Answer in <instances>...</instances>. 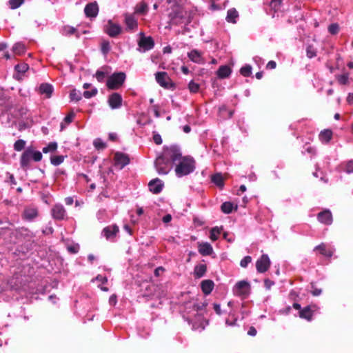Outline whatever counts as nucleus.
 Returning a JSON list of instances; mask_svg holds the SVG:
<instances>
[{
  "mask_svg": "<svg viewBox=\"0 0 353 353\" xmlns=\"http://www.w3.org/2000/svg\"><path fill=\"white\" fill-rule=\"evenodd\" d=\"M97 94V88H94L91 90H85L83 92V96L85 98V99H90L93 97H94L96 94Z\"/></svg>",
  "mask_w": 353,
  "mask_h": 353,
  "instance_id": "obj_52",
  "label": "nucleus"
},
{
  "mask_svg": "<svg viewBox=\"0 0 353 353\" xmlns=\"http://www.w3.org/2000/svg\"><path fill=\"white\" fill-rule=\"evenodd\" d=\"M142 37L140 38L137 50L141 53H144L147 51L152 50L154 46V39L151 37H145L143 33H141Z\"/></svg>",
  "mask_w": 353,
  "mask_h": 353,
  "instance_id": "obj_8",
  "label": "nucleus"
},
{
  "mask_svg": "<svg viewBox=\"0 0 353 353\" xmlns=\"http://www.w3.org/2000/svg\"><path fill=\"white\" fill-rule=\"evenodd\" d=\"M29 69V65L26 63H21L14 66V70L18 74H23Z\"/></svg>",
  "mask_w": 353,
  "mask_h": 353,
  "instance_id": "obj_34",
  "label": "nucleus"
},
{
  "mask_svg": "<svg viewBox=\"0 0 353 353\" xmlns=\"http://www.w3.org/2000/svg\"><path fill=\"white\" fill-rule=\"evenodd\" d=\"M77 32V29L72 26H67L64 27V33L63 34L66 36H70L72 34H75Z\"/></svg>",
  "mask_w": 353,
  "mask_h": 353,
  "instance_id": "obj_53",
  "label": "nucleus"
},
{
  "mask_svg": "<svg viewBox=\"0 0 353 353\" xmlns=\"http://www.w3.org/2000/svg\"><path fill=\"white\" fill-rule=\"evenodd\" d=\"M126 79L123 72L113 73L107 80L106 85L110 90H117L123 85Z\"/></svg>",
  "mask_w": 353,
  "mask_h": 353,
  "instance_id": "obj_5",
  "label": "nucleus"
},
{
  "mask_svg": "<svg viewBox=\"0 0 353 353\" xmlns=\"http://www.w3.org/2000/svg\"><path fill=\"white\" fill-rule=\"evenodd\" d=\"M198 250L202 256H209L213 252L212 246L208 242L199 243Z\"/></svg>",
  "mask_w": 353,
  "mask_h": 353,
  "instance_id": "obj_23",
  "label": "nucleus"
},
{
  "mask_svg": "<svg viewBox=\"0 0 353 353\" xmlns=\"http://www.w3.org/2000/svg\"><path fill=\"white\" fill-rule=\"evenodd\" d=\"M207 271V266L205 264L200 263L195 265L194 268V275L195 278H201L204 276Z\"/></svg>",
  "mask_w": 353,
  "mask_h": 353,
  "instance_id": "obj_29",
  "label": "nucleus"
},
{
  "mask_svg": "<svg viewBox=\"0 0 353 353\" xmlns=\"http://www.w3.org/2000/svg\"><path fill=\"white\" fill-rule=\"evenodd\" d=\"M114 166L119 170H122L125 166L130 163V157L128 154L117 152L114 157Z\"/></svg>",
  "mask_w": 353,
  "mask_h": 353,
  "instance_id": "obj_13",
  "label": "nucleus"
},
{
  "mask_svg": "<svg viewBox=\"0 0 353 353\" xmlns=\"http://www.w3.org/2000/svg\"><path fill=\"white\" fill-rule=\"evenodd\" d=\"M30 160H31V157L30 155V151L27 148L21 156V159H20L21 167L24 170H27L30 166Z\"/></svg>",
  "mask_w": 353,
  "mask_h": 353,
  "instance_id": "obj_26",
  "label": "nucleus"
},
{
  "mask_svg": "<svg viewBox=\"0 0 353 353\" xmlns=\"http://www.w3.org/2000/svg\"><path fill=\"white\" fill-rule=\"evenodd\" d=\"M316 250H319L320 253L322 255H323L327 258H331L332 256V255L334 254L335 249L333 248H331V247L327 248L326 244H325L324 243H321V244L316 245L314 248V251H316Z\"/></svg>",
  "mask_w": 353,
  "mask_h": 353,
  "instance_id": "obj_21",
  "label": "nucleus"
},
{
  "mask_svg": "<svg viewBox=\"0 0 353 353\" xmlns=\"http://www.w3.org/2000/svg\"><path fill=\"white\" fill-rule=\"evenodd\" d=\"M111 50L110 43L108 41L104 40L101 44V50L103 54H108Z\"/></svg>",
  "mask_w": 353,
  "mask_h": 353,
  "instance_id": "obj_41",
  "label": "nucleus"
},
{
  "mask_svg": "<svg viewBox=\"0 0 353 353\" xmlns=\"http://www.w3.org/2000/svg\"><path fill=\"white\" fill-rule=\"evenodd\" d=\"M239 16L238 11L235 8H232L228 10L225 20L228 23H236Z\"/></svg>",
  "mask_w": 353,
  "mask_h": 353,
  "instance_id": "obj_28",
  "label": "nucleus"
},
{
  "mask_svg": "<svg viewBox=\"0 0 353 353\" xmlns=\"http://www.w3.org/2000/svg\"><path fill=\"white\" fill-rule=\"evenodd\" d=\"M9 232V237L7 242L11 244L19 245L17 250L23 254H27L30 252L36 245L34 238L35 233L26 227H18L14 229L8 228H0V235L4 234L6 232Z\"/></svg>",
  "mask_w": 353,
  "mask_h": 353,
  "instance_id": "obj_2",
  "label": "nucleus"
},
{
  "mask_svg": "<svg viewBox=\"0 0 353 353\" xmlns=\"http://www.w3.org/2000/svg\"><path fill=\"white\" fill-rule=\"evenodd\" d=\"M65 156L63 155L51 156L50 163L54 166H58L63 162Z\"/></svg>",
  "mask_w": 353,
  "mask_h": 353,
  "instance_id": "obj_37",
  "label": "nucleus"
},
{
  "mask_svg": "<svg viewBox=\"0 0 353 353\" xmlns=\"http://www.w3.org/2000/svg\"><path fill=\"white\" fill-rule=\"evenodd\" d=\"M74 117V114L71 112L65 117L64 121L68 124L70 123L72 121Z\"/></svg>",
  "mask_w": 353,
  "mask_h": 353,
  "instance_id": "obj_60",
  "label": "nucleus"
},
{
  "mask_svg": "<svg viewBox=\"0 0 353 353\" xmlns=\"http://www.w3.org/2000/svg\"><path fill=\"white\" fill-rule=\"evenodd\" d=\"M343 170L347 174L353 173V160H349L345 162L343 165Z\"/></svg>",
  "mask_w": 353,
  "mask_h": 353,
  "instance_id": "obj_43",
  "label": "nucleus"
},
{
  "mask_svg": "<svg viewBox=\"0 0 353 353\" xmlns=\"http://www.w3.org/2000/svg\"><path fill=\"white\" fill-rule=\"evenodd\" d=\"M318 307L316 305H307L303 307L299 312V316L301 319H306L308 321H311L312 320V316L314 312L317 310Z\"/></svg>",
  "mask_w": 353,
  "mask_h": 353,
  "instance_id": "obj_17",
  "label": "nucleus"
},
{
  "mask_svg": "<svg viewBox=\"0 0 353 353\" xmlns=\"http://www.w3.org/2000/svg\"><path fill=\"white\" fill-rule=\"evenodd\" d=\"M252 261V257L250 256H244L241 262H240V265L242 267V268H246L248 266V265L251 263Z\"/></svg>",
  "mask_w": 353,
  "mask_h": 353,
  "instance_id": "obj_55",
  "label": "nucleus"
},
{
  "mask_svg": "<svg viewBox=\"0 0 353 353\" xmlns=\"http://www.w3.org/2000/svg\"><path fill=\"white\" fill-rule=\"evenodd\" d=\"M221 228L218 227H214L211 229L210 232V238L212 241H215L218 239L219 234H221Z\"/></svg>",
  "mask_w": 353,
  "mask_h": 353,
  "instance_id": "obj_38",
  "label": "nucleus"
},
{
  "mask_svg": "<svg viewBox=\"0 0 353 353\" xmlns=\"http://www.w3.org/2000/svg\"><path fill=\"white\" fill-rule=\"evenodd\" d=\"M232 292L234 296L246 298L250 292V284L245 280L238 281L233 287Z\"/></svg>",
  "mask_w": 353,
  "mask_h": 353,
  "instance_id": "obj_6",
  "label": "nucleus"
},
{
  "mask_svg": "<svg viewBox=\"0 0 353 353\" xmlns=\"http://www.w3.org/2000/svg\"><path fill=\"white\" fill-rule=\"evenodd\" d=\"M99 12V8L97 1L90 2L85 5L84 13L87 18L90 19H95Z\"/></svg>",
  "mask_w": 353,
  "mask_h": 353,
  "instance_id": "obj_14",
  "label": "nucleus"
},
{
  "mask_svg": "<svg viewBox=\"0 0 353 353\" xmlns=\"http://www.w3.org/2000/svg\"><path fill=\"white\" fill-rule=\"evenodd\" d=\"M12 51L17 54H22L26 52V46L22 43H16L12 46Z\"/></svg>",
  "mask_w": 353,
  "mask_h": 353,
  "instance_id": "obj_33",
  "label": "nucleus"
},
{
  "mask_svg": "<svg viewBox=\"0 0 353 353\" xmlns=\"http://www.w3.org/2000/svg\"><path fill=\"white\" fill-rule=\"evenodd\" d=\"M57 146L58 145H57V142H55V141L50 142L48 144V145L43 148L42 151L45 154L48 153V152H54L57 150Z\"/></svg>",
  "mask_w": 353,
  "mask_h": 353,
  "instance_id": "obj_39",
  "label": "nucleus"
},
{
  "mask_svg": "<svg viewBox=\"0 0 353 353\" xmlns=\"http://www.w3.org/2000/svg\"><path fill=\"white\" fill-rule=\"evenodd\" d=\"M39 216V210L34 205L26 206L22 214L21 217L23 221L28 222L34 221Z\"/></svg>",
  "mask_w": 353,
  "mask_h": 353,
  "instance_id": "obj_9",
  "label": "nucleus"
},
{
  "mask_svg": "<svg viewBox=\"0 0 353 353\" xmlns=\"http://www.w3.org/2000/svg\"><path fill=\"white\" fill-rule=\"evenodd\" d=\"M274 284L275 283L270 279H264V286L267 290H270L272 286H273Z\"/></svg>",
  "mask_w": 353,
  "mask_h": 353,
  "instance_id": "obj_58",
  "label": "nucleus"
},
{
  "mask_svg": "<svg viewBox=\"0 0 353 353\" xmlns=\"http://www.w3.org/2000/svg\"><path fill=\"white\" fill-rule=\"evenodd\" d=\"M336 78L341 85H347L349 83V74L347 73L338 75Z\"/></svg>",
  "mask_w": 353,
  "mask_h": 353,
  "instance_id": "obj_44",
  "label": "nucleus"
},
{
  "mask_svg": "<svg viewBox=\"0 0 353 353\" xmlns=\"http://www.w3.org/2000/svg\"><path fill=\"white\" fill-rule=\"evenodd\" d=\"M332 131L330 129H325L322 130L319 135V140L323 144L330 143L332 138Z\"/></svg>",
  "mask_w": 353,
  "mask_h": 353,
  "instance_id": "obj_27",
  "label": "nucleus"
},
{
  "mask_svg": "<svg viewBox=\"0 0 353 353\" xmlns=\"http://www.w3.org/2000/svg\"><path fill=\"white\" fill-rule=\"evenodd\" d=\"M81 93L80 91L73 89L70 93V99L71 101H79L81 99Z\"/></svg>",
  "mask_w": 353,
  "mask_h": 353,
  "instance_id": "obj_45",
  "label": "nucleus"
},
{
  "mask_svg": "<svg viewBox=\"0 0 353 353\" xmlns=\"http://www.w3.org/2000/svg\"><path fill=\"white\" fill-rule=\"evenodd\" d=\"M26 145V141L23 139H18L14 143V150L16 151L22 150Z\"/></svg>",
  "mask_w": 353,
  "mask_h": 353,
  "instance_id": "obj_48",
  "label": "nucleus"
},
{
  "mask_svg": "<svg viewBox=\"0 0 353 353\" xmlns=\"http://www.w3.org/2000/svg\"><path fill=\"white\" fill-rule=\"evenodd\" d=\"M256 333H257V331L254 327H253V326L250 327V328L248 331V334L249 336H254L256 335Z\"/></svg>",
  "mask_w": 353,
  "mask_h": 353,
  "instance_id": "obj_62",
  "label": "nucleus"
},
{
  "mask_svg": "<svg viewBox=\"0 0 353 353\" xmlns=\"http://www.w3.org/2000/svg\"><path fill=\"white\" fill-rule=\"evenodd\" d=\"M271 265L270 259L267 254H262L256 261V268L259 273L267 272Z\"/></svg>",
  "mask_w": 353,
  "mask_h": 353,
  "instance_id": "obj_11",
  "label": "nucleus"
},
{
  "mask_svg": "<svg viewBox=\"0 0 353 353\" xmlns=\"http://www.w3.org/2000/svg\"><path fill=\"white\" fill-rule=\"evenodd\" d=\"M119 231V229L117 225H109L103 229L102 235L107 239H110L114 237Z\"/></svg>",
  "mask_w": 353,
  "mask_h": 353,
  "instance_id": "obj_20",
  "label": "nucleus"
},
{
  "mask_svg": "<svg viewBox=\"0 0 353 353\" xmlns=\"http://www.w3.org/2000/svg\"><path fill=\"white\" fill-rule=\"evenodd\" d=\"M165 157L171 159L175 165L174 172L178 178L192 173L196 169V161L191 156H183L181 149L178 145L165 147Z\"/></svg>",
  "mask_w": 353,
  "mask_h": 353,
  "instance_id": "obj_1",
  "label": "nucleus"
},
{
  "mask_svg": "<svg viewBox=\"0 0 353 353\" xmlns=\"http://www.w3.org/2000/svg\"><path fill=\"white\" fill-rule=\"evenodd\" d=\"M54 92V87L48 83H43L39 87V92L45 95L46 98H50Z\"/></svg>",
  "mask_w": 353,
  "mask_h": 353,
  "instance_id": "obj_22",
  "label": "nucleus"
},
{
  "mask_svg": "<svg viewBox=\"0 0 353 353\" xmlns=\"http://www.w3.org/2000/svg\"><path fill=\"white\" fill-rule=\"evenodd\" d=\"M211 181L220 189H222L224 186L223 177L221 173H216L212 175Z\"/></svg>",
  "mask_w": 353,
  "mask_h": 353,
  "instance_id": "obj_30",
  "label": "nucleus"
},
{
  "mask_svg": "<svg viewBox=\"0 0 353 353\" xmlns=\"http://www.w3.org/2000/svg\"><path fill=\"white\" fill-rule=\"evenodd\" d=\"M171 159L165 157V147L161 156L157 158L154 165L159 174H167L171 170Z\"/></svg>",
  "mask_w": 353,
  "mask_h": 353,
  "instance_id": "obj_4",
  "label": "nucleus"
},
{
  "mask_svg": "<svg viewBox=\"0 0 353 353\" xmlns=\"http://www.w3.org/2000/svg\"><path fill=\"white\" fill-rule=\"evenodd\" d=\"M316 218L319 223L325 225H330L333 222L332 214L329 209H325L318 213Z\"/></svg>",
  "mask_w": 353,
  "mask_h": 353,
  "instance_id": "obj_16",
  "label": "nucleus"
},
{
  "mask_svg": "<svg viewBox=\"0 0 353 353\" xmlns=\"http://www.w3.org/2000/svg\"><path fill=\"white\" fill-rule=\"evenodd\" d=\"M232 73V69L227 65H221L216 71V75L219 79L228 78Z\"/></svg>",
  "mask_w": 353,
  "mask_h": 353,
  "instance_id": "obj_24",
  "label": "nucleus"
},
{
  "mask_svg": "<svg viewBox=\"0 0 353 353\" xmlns=\"http://www.w3.org/2000/svg\"><path fill=\"white\" fill-rule=\"evenodd\" d=\"M94 148L98 150H102L106 148V143L100 138H97L93 141Z\"/></svg>",
  "mask_w": 353,
  "mask_h": 353,
  "instance_id": "obj_42",
  "label": "nucleus"
},
{
  "mask_svg": "<svg viewBox=\"0 0 353 353\" xmlns=\"http://www.w3.org/2000/svg\"><path fill=\"white\" fill-rule=\"evenodd\" d=\"M306 55L309 59L316 56V49L312 45H308L306 48Z\"/></svg>",
  "mask_w": 353,
  "mask_h": 353,
  "instance_id": "obj_46",
  "label": "nucleus"
},
{
  "mask_svg": "<svg viewBox=\"0 0 353 353\" xmlns=\"http://www.w3.org/2000/svg\"><path fill=\"white\" fill-rule=\"evenodd\" d=\"M25 2V0H9L8 5L12 10H15L19 8Z\"/></svg>",
  "mask_w": 353,
  "mask_h": 353,
  "instance_id": "obj_40",
  "label": "nucleus"
},
{
  "mask_svg": "<svg viewBox=\"0 0 353 353\" xmlns=\"http://www.w3.org/2000/svg\"><path fill=\"white\" fill-rule=\"evenodd\" d=\"M214 283L213 281L207 279L201 283V288L203 293L205 295L210 294L214 289Z\"/></svg>",
  "mask_w": 353,
  "mask_h": 353,
  "instance_id": "obj_25",
  "label": "nucleus"
},
{
  "mask_svg": "<svg viewBox=\"0 0 353 353\" xmlns=\"http://www.w3.org/2000/svg\"><path fill=\"white\" fill-rule=\"evenodd\" d=\"M170 23L176 26H187L191 22L190 14L180 7L173 8L169 13Z\"/></svg>",
  "mask_w": 353,
  "mask_h": 353,
  "instance_id": "obj_3",
  "label": "nucleus"
},
{
  "mask_svg": "<svg viewBox=\"0 0 353 353\" xmlns=\"http://www.w3.org/2000/svg\"><path fill=\"white\" fill-rule=\"evenodd\" d=\"M188 56L191 61L195 63H199L201 59V54L196 50H191L190 52H188Z\"/></svg>",
  "mask_w": 353,
  "mask_h": 353,
  "instance_id": "obj_35",
  "label": "nucleus"
},
{
  "mask_svg": "<svg viewBox=\"0 0 353 353\" xmlns=\"http://www.w3.org/2000/svg\"><path fill=\"white\" fill-rule=\"evenodd\" d=\"M205 306H206V305L204 303H194L192 304V308L193 310H194L196 312H199V311H201V310H203V309H205Z\"/></svg>",
  "mask_w": 353,
  "mask_h": 353,
  "instance_id": "obj_56",
  "label": "nucleus"
},
{
  "mask_svg": "<svg viewBox=\"0 0 353 353\" xmlns=\"http://www.w3.org/2000/svg\"><path fill=\"white\" fill-rule=\"evenodd\" d=\"M188 89L190 92L196 93L199 90V84L192 80L188 83Z\"/></svg>",
  "mask_w": 353,
  "mask_h": 353,
  "instance_id": "obj_49",
  "label": "nucleus"
},
{
  "mask_svg": "<svg viewBox=\"0 0 353 353\" xmlns=\"http://www.w3.org/2000/svg\"><path fill=\"white\" fill-rule=\"evenodd\" d=\"M346 101H347L348 104H350V105H352L353 104V92H350L347 94V97L346 98Z\"/></svg>",
  "mask_w": 353,
  "mask_h": 353,
  "instance_id": "obj_64",
  "label": "nucleus"
},
{
  "mask_svg": "<svg viewBox=\"0 0 353 353\" xmlns=\"http://www.w3.org/2000/svg\"><path fill=\"white\" fill-rule=\"evenodd\" d=\"M155 79L157 82L164 88L170 89L174 87V84L165 72H157L155 74Z\"/></svg>",
  "mask_w": 353,
  "mask_h": 353,
  "instance_id": "obj_10",
  "label": "nucleus"
},
{
  "mask_svg": "<svg viewBox=\"0 0 353 353\" xmlns=\"http://www.w3.org/2000/svg\"><path fill=\"white\" fill-rule=\"evenodd\" d=\"M52 218L57 221H62L67 218V212L62 204L57 203L51 209Z\"/></svg>",
  "mask_w": 353,
  "mask_h": 353,
  "instance_id": "obj_12",
  "label": "nucleus"
},
{
  "mask_svg": "<svg viewBox=\"0 0 353 353\" xmlns=\"http://www.w3.org/2000/svg\"><path fill=\"white\" fill-rule=\"evenodd\" d=\"M148 12V4L141 1L139 4L137 5L135 8V12L140 14H145Z\"/></svg>",
  "mask_w": 353,
  "mask_h": 353,
  "instance_id": "obj_32",
  "label": "nucleus"
},
{
  "mask_svg": "<svg viewBox=\"0 0 353 353\" xmlns=\"http://www.w3.org/2000/svg\"><path fill=\"white\" fill-rule=\"evenodd\" d=\"M107 216V212L105 209H100L97 212V218L100 222H104Z\"/></svg>",
  "mask_w": 353,
  "mask_h": 353,
  "instance_id": "obj_50",
  "label": "nucleus"
},
{
  "mask_svg": "<svg viewBox=\"0 0 353 353\" xmlns=\"http://www.w3.org/2000/svg\"><path fill=\"white\" fill-rule=\"evenodd\" d=\"M233 203L230 201H225L221 206V211L225 214H230L233 210Z\"/></svg>",
  "mask_w": 353,
  "mask_h": 353,
  "instance_id": "obj_36",
  "label": "nucleus"
},
{
  "mask_svg": "<svg viewBox=\"0 0 353 353\" xmlns=\"http://www.w3.org/2000/svg\"><path fill=\"white\" fill-rule=\"evenodd\" d=\"M153 141L157 145H161L162 143L161 136L159 133L154 134Z\"/></svg>",
  "mask_w": 353,
  "mask_h": 353,
  "instance_id": "obj_59",
  "label": "nucleus"
},
{
  "mask_svg": "<svg viewBox=\"0 0 353 353\" xmlns=\"http://www.w3.org/2000/svg\"><path fill=\"white\" fill-rule=\"evenodd\" d=\"M281 4V0H272L270 3V6L274 8H279Z\"/></svg>",
  "mask_w": 353,
  "mask_h": 353,
  "instance_id": "obj_63",
  "label": "nucleus"
},
{
  "mask_svg": "<svg viewBox=\"0 0 353 353\" xmlns=\"http://www.w3.org/2000/svg\"><path fill=\"white\" fill-rule=\"evenodd\" d=\"M311 293L313 296H319L322 293V290L317 288L314 286V285L312 284V290Z\"/></svg>",
  "mask_w": 353,
  "mask_h": 353,
  "instance_id": "obj_57",
  "label": "nucleus"
},
{
  "mask_svg": "<svg viewBox=\"0 0 353 353\" xmlns=\"http://www.w3.org/2000/svg\"><path fill=\"white\" fill-rule=\"evenodd\" d=\"M241 75L248 77L252 74V66L250 65H245L240 69Z\"/></svg>",
  "mask_w": 353,
  "mask_h": 353,
  "instance_id": "obj_47",
  "label": "nucleus"
},
{
  "mask_svg": "<svg viewBox=\"0 0 353 353\" xmlns=\"http://www.w3.org/2000/svg\"><path fill=\"white\" fill-rule=\"evenodd\" d=\"M164 186V183L162 180L159 178L151 180L148 183L149 190L153 194H159Z\"/></svg>",
  "mask_w": 353,
  "mask_h": 353,
  "instance_id": "obj_19",
  "label": "nucleus"
},
{
  "mask_svg": "<svg viewBox=\"0 0 353 353\" xmlns=\"http://www.w3.org/2000/svg\"><path fill=\"white\" fill-rule=\"evenodd\" d=\"M106 73L103 71L98 70L95 73V77L99 82H103Z\"/></svg>",
  "mask_w": 353,
  "mask_h": 353,
  "instance_id": "obj_54",
  "label": "nucleus"
},
{
  "mask_svg": "<svg viewBox=\"0 0 353 353\" xmlns=\"http://www.w3.org/2000/svg\"><path fill=\"white\" fill-rule=\"evenodd\" d=\"M28 150L30 151L31 159L36 162L40 161L42 159L43 155L40 151L34 150L30 148H28Z\"/></svg>",
  "mask_w": 353,
  "mask_h": 353,
  "instance_id": "obj_31",
  "label": "nucleus"
},
{
  "mask_svg": "<svg viewBox=\"0 0 353 353\" xmlns=\"http://www.w3.org/2000/svg\"><path fill=\"white\" fill-rule=\"evenodd\" d=\"M123 98L118 92H113L110 94L108 99V103L112 110L119 109L122 106Z\"/></svg>",
  "mask_w": 353,
  "mask_h": 353,
  "instance_id": "obj_15",
  "label": "nucleus"
},
{
  "mask_svg": "<svg viewBox=\"0 0 353 353\" xmlns=\"http://www.w3.org/2000/svg\"><path fill=\"white\" fill-rule=\"evenodd\" d=\"M103 32L112 38L119 36L122 32V28L119 24L114 23L112 20H108L103 26Z\"/></svg>",
  "mask_w": 353,
  "mask_h": 353,
  "instance_id": "obj_7",
  "label": "nucleus"
},
{
  "mask_svg": "<svg viewBox=\"0 0 353 353\" xmlns=\"http://www.w3.org/2000/svg\"><path fill=\"white\" fill-rule=\"evenodd\" d=\"M94 280L98 281L101 282V283H105L108 281L107 277L104 276H102L101 274H98L95 277Z\"/></svg>",
  "mask_w": 353,
  "mask_h": 353,
  "instance_id": "obj_61",
  "label": "nucleus"
},
{
  "mask_svg": "<svg viewBox=\"0 0 353 353\" xmlns=\"http://www.w3.org/2000/svg\"><path fill=\"white\" fill-rule=\"evenodd\" d=\"M124 22L126 26L125 30L127 31L135 30L138 28L137 19L133 14L126 13L124 14Z\"/></svg>",
  "mask_w": 353,
  "mask_h": 353,
  "instance_id": "obj_18",
  "label": "nucleus"
},
{
  "mask_svg": "<svg viewBox=\"0 0 353 353\" xmlns=\"http://www.w3.org/2000/svg\"><path fill=\"white\" fill-rule=\"evenodd\" d=\"M339 31V26L338 23H332L328 26V32L332 34H336Z\"/></svg>",
  "mask_w": 353,
  "mask_h": 353,
  "instance_id": "obj_51",
  "label": "nucleus"
}]
</instances>
